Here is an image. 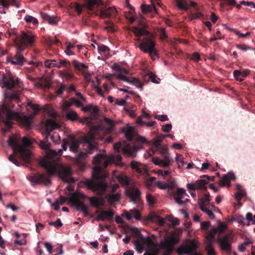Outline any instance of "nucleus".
<instances>
[{"label":"nucleus","instance_id":"69168bd1","mask_svg":"<svg viewBox=\"0 0 255 255\" xmlns=\"http://www.w3.org/2000/svg\"><path fill=\"white\" fill-rule=\"evenodd\" d=\"M155 118L162 122H164L168 120V118L166 115H156Z\"/></svg>","mask_w":255,"mask_h":255},{"label":"nucleus","instance_id":"a878e982","mask_svg":"<svg viewBox=\"0 0 255 255\" xmlns=\"http://www.w3.org/2000/svg\"><path fill=\"white\" fill-rule=\"evenodd\" d=\"M41 16L44 20L47 21L51 24H56L58 21L56 17L50 16L45 12H41Z\"/></svg>","mask_w":255,"mask_h":255},{"label":"nucleus","instance_id":"0e129e2a","mask_svg":"<svg viewBox=\"0 0 255 255\" xmlns=\"http://www.w3.org/2000/svg\"><path fill=\"white\" fill-rule=\"evenodd\" d=\"M65 89V86L63 84H61L60 87L56 91V94L57 95H62Z\"/></svg>","mask_w":255,"mask_h":255},{"label":"nucleus","instance_id":"8fccbe9b","mask_svg":"<svg viewBox=\"0 0 255 255\" xmlns=\"http://www.w3.org/2000/svg\"><path fill=\"white\" fill-rule=\"evenodd\" d=\"M15 235L17 238V239L14 241V244L17 245H23L25 244V240L24 239H18L20 237V235L18 233H15Z\"/></svg>","mask_w":255,"mask_h":255},{"label":"nucleus","instance_id":"79ce46f5","mask_svg":"<svg viewBox=\"0 0 255 255\" xmlns=\"http://www.w3.org/2000/svg\"><path fill=\"white\" fill-rule=\"evenodd\" d=\"M176 161L177 162L178 167L179 168H181L183 166L184 162L183 161V157L182 155L180 154H177Z\"/></svg>","mask_w":255,"mask_h":255},{"label":"nucleus","instance_id":"f8f14e48","mask_svg":"<svg viewBox=\"0 0 255 255\" xmlns=\"http://www.w3.org/2000/svg\"><path fill=\"white\" fill-rule=\"evenodd\" d=\"M232 237L230 234H226L218 238V242L221 251L230 255L232 252Z\"/></svg>","mask_w":255,"mask_h":255},{"label":"nucleus","instance_id":"4c0bfd02","mask_svg":"<svg viewBox=\"0 0 255 255\" xmlns=\"http://www.w3.org/2000/svg\"><path fill=\"white\" fill-rule=\"evenodd\" d=\"M219 184L220 186L222 187H224L225 185L229 187L231 185L230 182L228 178V176L226 174L223 176L221 179H220Z\"/></svg>","mask_w":255,"mask_h":255},{"label":"nucleus","instance_id":"a211bd4d","mask_svg":"<svg viewBox=\"0 0 255 255\" xmlns=\"http://www.w3.org/2000/svg\"><path fill=\"white\" fill-rule=\"evenodd\" d=\"M45 132L47 135H49L52 131L58 129L60 126L54 120L51 119L47 120L45 121Z\"/></svg>","mask_w":255,"mask_h":255},{"label":"nucleus","instance_id":"f3484780","mask_svg":"<svg viewBox=\"0 0 255 255\" xmlns=\"http://www.w3.org/2000/svg\"><path fill=\"white\" fill-rule=\"evenodd\" d=\"M126 193L134 203H136L140 199L141 192L137 188H130L127 190Z\"/></svg>","mask_w":255,"mask_h":255},{"label":"nucleus","instance_id":"39448f33","mask_svg":"<svg viewBox=\"0 0 255 255\" xmlns=\"http://www.w3.org/2000/svg\"><path fill=\"white\" fill-rule=\"evenodd\" d=\"M8 144L12 148L13 154L10 155L8 159L16 166L20 165V162L16 158L14 154L18 153L23 162L29 164L31 162V152L20 144L15 136H9L7 140Z\"/></svg>","mask_w":255,"mask_h":255},{"label":"nucleus","instance_id":"ddd939ff","mask_svg":"<svg viewBox=\"0 0 255 255\" xmlns=\"http://www.w3.org/2000/svg\"><path fill=\"white\" fill-rule=\"evenodd\" d=\"M69 201L71 204L73 206H75L78 210L82 211L85 216L89 215L87 206L83 202L79 200L75 194H73L69 198Z\"/></svg>","mask_w":255,"mask_h":255},{"label":"nucleus","instance_id":"ea45409f","mask_svg":"<svg viewBox=\"0 0 255 255\" xmlns=\"http://www.w3.org/2000/svg\"><path fill=\"white\" fill-rule=\"evenodd\" d=\"M87 157V155L86 153L80 152L76 156V161L82 163Z\"/></svg>","mask_w":255,"mask_h":255},{"label":"nucleus","instance_id":"de8ad7c7","mask_svg":"<svg viewBox=\"0 0 255 255\" xmlns=\"http://www.w3.org/2000/svg\"><path fill=\"white\" fill-rule=\"evenodd\" d=\"M230 30L231 31L234 32L236 35H238L240 37H247L249 36V35H250V34H251V33L250 32H247L246 33L243 34V33H240L239 31H238L235 29L232 28V29H230Z\"/></svg>","mask_w":255,"mask_h":255},{"label":"nucleus","instance_id":"cd10ccee","mask_svg":"<svg viewBox=\"0 0 255 255\" xmlns=\"http://www.w3.org/2000/svg\"><path fill=\"white\" fill-rule=\"evenodd\" d=\"M60 76L62 78H65L67 81L77 79V77L72 73L69 72L67 70L61 71L60 72Z\"/></svg>","mask_w":255,"mask_h":255},{"label":"nucleus","instance_id":"f03ea898","mask_svg":"<svg viewBox=\"0 0 255 255\" xmlns=\"http://www.w3.org/2000/svg\"><path fill=\"white\" fill-rule=\"evenodd\" d=\"M122 159V157L120 154L109 157L102 153H99L95 156L93 160V164L99 165V166L94 168L92 173L93 179L87 180L85 182V184L88 188L97 192L98 195L103 196L107 191L108 185L104 181L107 175L101 173L102 169L107 168L111 162L117 161L120 163Z\"/></svg>","mask_w":255,"mask_h":255},{"label":"nucleus","instance_id":"864d4df0","mask_svg":"<svg viewBox=\"0 0 255 255\" xmlns=\"http://www.w3.org/2000/svg\"><path fill=\"white\" fill-rule=\"evenodd\" d=\"M22 142L24 146L26 147L30 146L32 144V141L31 139L24 136L22 138Z\"/></svg>","mask_w":255,"mask_h":255},{"label":"nucleus","instance_id":"72a5a7b5","mask_svg":"<svg viewBox=\"0 0 255 255\" xmlns=\"http://www.w3.org/2000/svg\"><path fill=\"white\" fill-rule=\"evenodd\" d=\"M129 84H131L136 87L142 89L143 84L136 78H132L131 80L128 78V81H127Z\"/></svg>","mask_w":255,"mask_h":255},{"label":"nucleus","instance_id":"412c9836","mask_svg":"<svg viewBox=\"0 0 255 255\" xmlns=\"http://www.w3.org/2000/svg\"><path fill=\"white\" fill-rule=\"evenodd\" d=\"M130 166L139 174H143L147 172V170L145 168V166L138 162L132 161L130 163Z\"/></svg>","mask_w":255,"mask_h":255},{"label":"nucleus","instance_id":"e2e57ef3","mask_svg":"<svg viewBox=\"0 0 255 255\" xmlns=\"http://www.w3.org/2000/svg\"><path fill=\"white\" fill-rule=\"evenodd\" d=\"M157 186L161 189H168L167 183L161 181H158L156 183Z\"/></svg>","mask_w":255,"mask_h":255},{"label":"nucleus","instance_id":"1a4fd4ad","mask_svg":"<svg viewBox=\"0 0 255 255\" xmlns=\"http://www.w3.org/2000/svg\"><path fill=\"white\" fill-rule=\"evenodd\" d=\"M87 7L90 10L100 11V16L102 18L115 17L117 13V10L114 7L105 8L104 3L101 0H88Z\"/></svg>","mask_w":255,"mask_h":255},{"label":"nucleus","instance_id":"2f4dec72","mask_svg":"<svg viewBox=\"0 0 255 255\" xmlns=\"http://www.w3.org/2000/svg\"><path fill=\"white\" fill-rule=\"evenodd\" d=\"M196 183L198 189L204 191L207 190V185L208 184V182L206 180L201 179L200 180H197Z\"/></svg>","mask_w":255,"mask_h":255},{"label":"nucleus","instance_id":"9b49d317","mask_svg":"<svg viewBox=\"0 0 255 255\" xmlns=\"http://www.w3.org/2000/svg\"><path fill=\"white\" fill-rule=\"evenodd\" d=\"M2 84L7 90H11L15 87L21 88L22 83L18 78H14L9 74H2L0 79V84Z\"/></svg>","mask_w":255,"mask_h":255},{"label":"nucleus","instance_id":"6e6d98bb","mask_svg":"<svg viewBox=\"0 0 255 255\" xmlns=\"http://www.w3.org/2000/svg\"><path fill=\"white\" fill-rule=\"evenodd\" d=\"M168 220L174 226H177L179 225V220L177 218H174L172 216L169 217Z\"/></svg>","mask_w":255,"mask_h":255},{"label":"nucleus","instance_id":"c85d7f7f","mask_svg":"<svg viewBox=\"0 0 255 255\" xmlns=\"http://www.w3.org/2000/svg\"><path fill=\"white\" fill-rule=\"evenodd\" d=\"M107 198L110 203L120 201L121 200V195L119 193L116 194H108L106 195Z\"/></svg>","mask_w":255,"mask_h":255},{"label":"nucleus","instance_id":"58836bf2","mask_svg":"<svg viewBox=\"0 0 255 255\" xmlns=\"http://www.w3.org/2000/svg\"><path fill=\"white\" fill-rule=\"evenodd\" d=\"M176 252L178 255L189 254V251L186 246L181 245L177 250Z\"/></svg>","mask_w":255,"mask_h":255},{"label":"nucleus","instance_id":"49530a36","mask_svg":"<svg viewBox=\"0 0 255 255\" xmlns=\"http://www.w3.org/2000/svg\"><path fill=\"white\" fill-rule=\"evenodd\" d=\"M132 217H133L136 220H139L141 219V215L140 212L136 209L130 211Z\"/></svg>","mask_w":255,"mask_h":255},{"label":"nucleus","instance_id":"bb28decb","mask_svg":"<svg viewBox=\"0 0 255 255\" xmlns=\"http://www.w3.org/2000/svg\"><path fill=\"white\" fill-rule=\"evenodd\" d=\"M126 4L127 6L129 9V13L131 15V16L128 18V19L131 22H133L134 20V17L133 16V14L135 13L134 8L130 4L129 0H126ZM128 13L127 12H125V15L127 18H128Z\"/></svg>","mask_w":255,"mask_h":255},{"label":"nucleus","instance_id":"3c124183","mask_svg":"<svg viewBox=\"0 0 255 255\" xmlns=\"http://www.w3.org/2000/svg\"><path fill=\"white\" fill-rule=\"evenodd\" d=\"M49 225L50 226H53L57 228H59L62 226L63 224L62 223L61 220L58 218L57 219L55 222H49Z\"/></svg>","mask_w":255,"mask_h":255},{"label":"nucleus","instance_id":"b1692460","mask_svg":"<svg viewBox=\"0 0 255 255\" xmlns=\"http://www.w3.org/2000/svg\"><path fill=\"white\" fill-rule=\"evenodd\" d=\"M133 32L134 35L137 37L148 35L150 34V32L148 30L143 28L137 27H133Z\"/></svg>","mask_w":255,"mask_h":255},{"label":"nucleus","instance_id":"f704fd0d","mask_svg":"<svg viewBox=\"0 0 255 255\" xmlns=\"http://www.w3.org/2000/svg\"><path fill=\"white\" fill-rule=\"evenodd\" d=\"M104 122L106 125L108 126V127L106 128L107 131L108 132H111L112 131L113 128L114 127L115 124L113 120L111 119L108 118H104Z\"/></svg>","mask_w":255,"mask_h":255},{"label":"nucleus","instance_id":"f257e3e1","mask_svg":"<svg viewBox=\"0 0 255 255\" xmlns=\"http://www.w3.org/2000/svg\"><path fill=\"white\" fill-rule=\"evenodd\" d=\"M63 151L59 150L57 154L54 151L49 152V155H57L54 159H42L40 161V165L46 171L48 175L39 173L31 175L29 180L36 184L47 185L51 183L50 177L57 173L61 179L67 183L75 182L73 178L71 177L72 171L70 167H65L59 162L60 157L62 154Z\"/></svg>","mask_w":255,"mask_h":255},{"label":"nucleus","instance_id":"603ef678","mask_svg":"<svg viewBox=\"0 0 255 255\" xmlns=\"http://www.w3.org/2000/svg\"><path fill=\"white\" fill-rule=\"evenodd\" d=\"M245 195H246V192L244 191H239V192H238L235 194V197H236V200L238 201H240L242 199V198ZM239 204L241 205V203L240 202H239Z\"/></svg>","mask_w":255,"mask_h":255},{"label":"nucleus","instance_id":"9d476101","mask_svg":"<svg viewBox=\"0 0 255 255\" xmlns=\"http://www.w3.org/2000/svg\"><path fill=\"white\" fill-rule=\"evenodd\" d=\"M155 43L150 37L144 38L139 45L140 49L144 53H148L153 60L158 56L157 51L155 49Z\"/></svg>","mask_w":255,"mask_h":255},{"label":"nucleus","instance_id":"052dcab7","mask_svg":"<svg viewBox=\"0 0 255 255\" xmlns=\"http://www.w3.org/2000/svg\"><path fill=\"white\" fill-rule=\"evenodd\" d=\"M48 44L49 45H52L54 44L58 45L59 44H61V42L59 39H58L56 37H55L53 38H49L48 41Z\"/></svg>","mask_w":255,"mask_h":255},{"label":"nucleus","instance_id":"dca6fc26","mask_svg":"<svg viewBox=\"0 0 255 255\" xmlns=\"http://www.w3.org/2000/svg\"><path fill=\"white\" fill-rule=\"evenodd\" d=\"M152 161L153 163L157 165L160 166L164 168L168 167L173 159L169 157V154L163 155V159H160L158 157L152 158Z\"/></svg>","mask_w":255,"mask_h":255},{"label":"nucleus","instance_id":"0eeeda50","mask_svg":"<svg viewBox=\"0 0 255 255\" xmlns=\"http://www.w3.org/2000/svg\"><path fill=\"white\" fill-rule=\"evenodd\" d=\"M178 242L179 239L173 235L170 237H165L163 241L158 244L152 242L151 246L153 252L155 254H158L160 250H163V255H171L174 250V245L177 244Z\"/></svg>","mask_w":255,"mask_h":255},{"label":"nucleus","instance_id":"13d9d810","mask_svg":"<svg viewBox=\"0 0 255 255\" xmlns=\"http://www.w3.org/2000/svg\"><path fill=\"white\" fill-rule=\"evenodd\" d=\"M236 47L240 49L241 50H243V51H246V50H251V48L248 46L247 45H246L245 44H236Z\"/></svg>","mask_w":255,"mask_h":255},{"label":"nucleus","instance_id":"bf43d9fd","mask_svg":"<svg viewBox=\"0 0 255 255\" xmlns=\"http://www.w3.org/2000/svg\"><path fill=\"white\" fill-rule=\"evenodd\" d=\"M119 180L122 183L125 184L126 185H128L129 184L128 179L127 176H123L120 175L118 177Z\"/></svg>","mask_w":255,"mask_h":255},{"label":"nucleus","instance_id":"4468645a","mask_svg":"<svg viewBox=\"0 0 255 255\" xmlns=\"http://www.w3.org/2000/svg\"><path fill=\"white\" fill-rule=\"evenodd\" d=\"M69 61L65 59H59L58 61L55 60H47L44 62V65L47 68L56 67L60 68L62 67H67L68 65L70 66Z\"/></svg>","mask_w":255,"mask_h":255},{"label":"nucleus","instance_id":"6e6552de","mask_svg":"<svg viewBox=\"0 0 255 255\" xmlns=\"http://www.w3.org/2000/svg\"><path fill=\"white\" fill-rule=\"evenodd\" d=\"M146 141V139L145 137L139 136L137 137L136 142L133 145L126 143L123 147L122 143L118 142L115 144L114 148L118 153H119L120 149L122 148L124 154L129 157H134L136 155V151L141 148L142 144Z\"/></svg>","mask_w":255,"mask_h":255},{"label":"nucleus","instance_id":"2eb2a0df","mask_svg":"<svg viewBox=\"0 0 255 255\" xmlns=\"http://www.w3.org/2000/svg\"><path fill=\"white\" fill-rule=\"evenodd\" d=\"M38 145L41 149L46 151V155L45 158H44V159H54L55 158V157L58 156L57 154L54 155H49V152L50 151H54L56 152V153L57 154L59 152V150L58 151H56L55 150L50 149L51 144L50 142H48L47 137L45 138L42 140H40L39 142H38Z\"/></svg>","mask_w":255,"mask_h":255},{"label":"nucleus","instance_id":"c756f323","mask_svg":"<svg viewBox=\"0 0 255 255\" xmlns=\"http://www.w3.org/2000/svg\"><path fill=\"white\" fill-rule=\"evenodd\" d=\"M66 119L71 121H76L79 119L77 113L73 111H69L66 114Z\"/></svg>","mask_w":255,"mask_h":255},{"label":"nucleus","instance_id":"680f3d73","mask_svg":"<svg viewBox=\"0 0 255 255\" xmlns=\"http://www.w3.org/2000/svg\"><path fill=\"white\" fill-rule=\"evenodd\" d=\"M28 105L35 112H38L40 111L41 109L39 107V106L37 104H34L31 103H29Z\"/></svg>","mask_w":255,"mask_h":255},{"label":"nucleus","instance_id":"e433bc0d","mask_svg":"<svg viewBox=\"0 0 255 255\" xmlns=\"http://www.w3.org/2000/svg\"><path fill=\"white\" fill-rule=\"evenodd\" d=\"M186 246L188 248L189 254L196 251V250L198 248L197 243L195 240L191 241L189 244Z\"/></svg>","mask_w":255,"mask_h":255},{"label":"nucleus","instance_id":"aec40b11","mask_svg":"<svg viewBox=\"0 0 255 255\" xmlns=\"http://www.w3.org/2000/svg\"><path fill=\"white\" fill-rule=\"evenodd\" d=\"M88 198L91 205L96 208H99L104 205L105 201L102 197H88Z\"/></svg>","mask_w":255,"mask_h":255},{"label":"nucleus","instance_id":"c9c22d12","mask_svg":"<svg viewBox=\"0 0 255 255\" xmlns=\"http://www.w3.org/2000/svg\"><path fill=\"white\" fill-rule=\"evenodd\" d=\"M184 196H188V194L186 193L185 189L181 188H177L176 192L174 194V196L176 197H180L182 199Z\"/></svg>","mask_w":255,"mask_h":255},{"label":"nucleus","instance_id":"473e14b6","mask_svg":"<svg viewBox=\"0 0 255 255\" xmlns=\"http://www.w3.org/2000/svg\"><path fill=\"white\" fill-rule=\"evenodd\" d=\"M72 64L75 69L79 71H81L82 69L88 68V66L86 64L79 62L76 60H74L72 61Z\"/></svg>","mask_w":255,"mask_h":255},{"label":"nucleus","instance_id":"5701e85b","mask_svg":"<svg viewBox=\"0 0 255 255\" xmlns=\"http://www.w3.org/2000/svg\"><path fill=\"white\" fill-rule=\"evenodd\" d=\"M143 80L146 82H148L150 80L153 83L156 84L159 83L160 81V79L152 72H149L145 75L143 77Z\"/></svg>","mask_w":255,"mask_h":255},{"label":"nucleus","instance_id":"7ed1b4c3","mask_svg":"<svg viewBox=\"0 0 255 255\" xmlns=\"http://www.w3.org/2000/svg\"><path fill=\"white\" fill-rule=\"evenodd\" d=\"M4 96L6 101L2 103L1 108H0V122L3 123L5 126L2 128L3 133H6L12 128V121L14 119L20 121L27 128H30L31 121L30 118L25 116L21 117L18 112L12 110L14 107L12 101L18 99V94L17 93L6 91L4 93Z\"/></svg>","mask_w":255,"mask_h":255},{"label":"nucleus","instance_id":"774afa93","mask_svg":"<svg viewBox=\"0 0 255 255\" xmlns=\"http://www.w3.org/2000/svg\"><path fill=\"white\" fill-rule=\"evenodd\" d=\"M206 250L208 252V254L209 255H215V252L214 249L212 248L211 245H209L207 248Z\"/></svg>","mask_w":255,"mask_h":255},{"label":"nucleus","instance_id":"5fc2aeb1","mask_svg":"<svg viewBox=\"0 0 255 255\" xmlns=\"http://www.w3.org/2000/svg\"><path fill=\"white\" fill-rule=\"evenodd\" d=\"M153 145L154 146L155 150H158V149L161 146V142L159 139H158L157 138H154L153 139Z\"/></svg>","mask_w":255,"mask_h":255},{"label":"nucleus","instance_id":"6ab92c4d","mask_svg":"<svg viewBox=\"0 0 255 255\" xmlns=\"http://www.w3.org/2000/svg\"><path fill=\"white\" fill-rule=\"evenodd\" d=\"M114 212L111 211H101L96 218L97 221H104L105 219L108 220H112L114 218Z\"/></svg>","mask_w":255,"mask_h":255},{"label":"nucleus","instance_id":"09e8293b","mask_svg":"<svg viewBox=\"0 0 255 255\" xmlns=\"http://www.w3.org/2000/svg\"><path fill=\"white\" fill-rule=\"evenodd\" d=\"M146 199L150 206H153L155 204V201L153 197L151 194H147L146 196Z\"/></svg>","mask_w":255,"mask_h":255},{"label":"nucleus","instance_id":"20e7f679","mask_svg":"<svg viewBox=\"0 0 255 255\" xmlns=\"http://www.w3.org/2000/svg\"><path fill=\"white\" fill-rule=\"evenodd\" d=\"M35 42L34 36L28 31L22 32L19 36H16L14 42L16 46V53L14 56L9 55L6 58V61L13 65L22 66L26 62L22 52L28 46H31Z\"/></svg>","mask_w":255,"mask_h":255},{"label":"nucleus","instance_id":"4d7b16f0","mask_svg":"<svg viewBox=\"0 0 255 255\" xmlns=\"http://www.w3.org/2000/svg\"><path fill=\"white\" fill-rule=\"evenodd\" d=\"M131 231L133 234L136 238L140 239H141L142 238V236L140 232L138 231L137 228H133Z\"/></svg>","mask_w":255,"mask_h":255},{"label":"nucleus","instance_id":"338daca9","mask_svg":"<svg viewBox=\"0 0 255 255\" xmlns=\"http://www.w3.org/2000/svg\"><path fill=\"white\" fill-rule=\"evenodd\" d=\"M241 4L244 5L251 6L253 8H255V2L253 1L242 0V1H241Z\"/></svg>","mask_w":255,"mask_h":255},{"label":"nucleus","instance_id":"a18cd8bd","mask_svg":"<svg viewBox=\"0 0 255 255\" xmlns=\"http://www.w3.org/2000/svg\"><path fill=\"white\" fill-rule=\"evenodd\" d=\"M125 136L128 140H132L133 136V131L131 127H129L127 130L125 132Z\"/></svg>","mask_w":255,"mask_h":255},{"label":"nucleus","instance_id":"a19ab883","mask_svg":"<svg viewBox=\"0 0 255 255\" xmlns=\"http://www.w3.org/2000/svg\"><path fill=\"white\" fill-rule=\"evenodd\" d=\"M24 20L26 21L27 23H32L33 25H36L38 24V20L36 18H34V17L26 15L24 17Z\"/></svg>","mask_w":255,"mask_h":255},{"label":"nucleus","instance_id":"7c9ffc66","mask_svg":"<svg viewBox=\"0 0 255 255\" xmlns=\"http://www.w3.org/2000/svg\"><path fill=\"white\" fill-rule=\"evenodd\" d=\"M128 73V71L125 68H121V70L118 74V77L119 79L124 81H128V77L126 76V75Z\"/></svg>","mask_w":255,"mask_h":255},{"label":"nucleus","instance_id":"4be33fe9","mask_svg":"<svg viewBox=\"0 0 255 255\" xmlns=\"http://www.w3.org/2000/svg\"><path fill=\"white\" fill-rule=\"evenodd\" d=\"M200 209L203 212L206 213L211 219H214L215 218V216L213 212L210 210L209 207H207V206L208 204L204 205V200H201L200 202H198Z\"/></svg>","mask_w":255,"mask_h":255},{"label":"nucleus","instance_id":"393cba45","mask_svg":"<svg viewBox=\"0 0 255 255\" xmlns=\"http://www.w3.org/2000/svg\"><path fill=\"white\" fill-rule=\"evenodd\" d=\"M140 8L143 13L151 12L153 11H156L155 5L154 3H152L151 5L142 4L141 5Z\"/></svg>","mask_w":255,"mask_h":255},{"label":"nucleus","instance_id":"37998d69","mask_svg":"<svg viewBox=\"0 0 255 255\" xmlns=\"http://www.w3.org/2000/svg\"><path fill=\"white\" fill-rule=\"evenodd\" d=\"M177 5L178 7L182 10H186L188 8V4L186 1L179 0L177 2Z\"/></svg>","mask_w":255,"mask_h":255},{"label":"nucleus","instance_id":"423d86ee","mask_svg":"<svg viewBox=\"0 0 255 255\" xmlns=\"http://www.w3.org/2000/svg\"><path fill=\"white\" fill-rule=\"evenodd\" d=\"M96 137L94 131L90 130L86 135L81 137L79 139H73L72 140L70 149L73 152L79 151V145L83 143L84 149L89 154H92L93 151L97 148V144L95 141Z\"/></svg>","mask_w":255,"mask_h":255},{"label":"nucleus","instance_id":"c03bdc74","mask_svg":"<svg viewBox=\"0 0 255 255\" xmlns=\"http://www.w3.org/2000/svg\"><path fill=\"white\" fill-rule=\"evenodd\" d=\"M98 49L99 53L101 54H105L110 51L109 47L103 44L98 45Z\"/></svg>","mask_w":255,"mask_h":255}]
</instances>
